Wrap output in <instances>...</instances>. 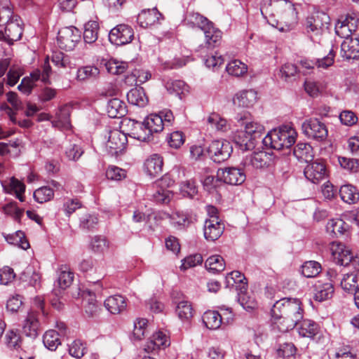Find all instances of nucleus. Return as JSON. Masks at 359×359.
<instances>
[{
    "label": "nucleus",
    "mask_w": 359,
    "mask_h": 359,
    "mask_svg": "<svg viewBox=\"0 0 359 359\" xmlns=\"http://www.w3.org/2000/svg\"><path fill=\"white\" fill-rule=\"evenodd\" d=\"M4 190L9 194H14L21 202L25 201V185L14 177L10 179L9 184L4 186Z\"/></svg>",
    "instance_id": "38"
},
{
    "label": "nucleus",
    "mask_w": 359,
    "mask_h": 359,
    "mask_svg": "<svg viewBox=\"0 0 359 359\" xmlns=\"http://www.w3.org/2000/svg\"><path fill=\"white\" fill-rule=\"evenodd\" d=\"M176 312L179 318L184 321L190 320L194 315L192 306L187 301L180 302L177 306Z\"/></svg>",
    "instance_id": "49"
},
{
    "label": "nucleus",
    "mask_w": 359,
    "mask_h": 359,
    "mask_svg": "<svg viewBox=\"0 0 359 359\" xmlns=\"http://www.w3.org/2000/svg\"><path fill=\"white\" fill-rule=\"evenodd\" d=\"M271 314L277 329L281 332H286L303 319L302 302L297 298H282L274 303Z\"/></svg>",
    "instance_id": "1"
},
{
    "label": "nucleus",
    "mask_w": 359,
    "mask_h": 359,
    "mask_svg": "<svg viewBox=\"0 0 359 359\" xmlns=\"http://www.w3.org/2000/svg\"><path fill=\"white\" fill-rule=\"evenodd\" d=\"M70 112L71 107L67 104L61 106L58 111L56 112L57 122L59 123L61 127L68 128L70 126Z\"/></svg>",
    "instance_id": "52"
},
{
    "label": "nucleus",
    "mask_w": 359,
    "mask_h": 359,
    "mask_svg": "<svg viewBox=\"0 0 359 359\" xmlns=\"http://www.w3.org/2000/svg\"><path fill=\"white\" fill-rule=\"evenodd\" d=\"M163 158L156 154L151 155L144 162V170L151 177L159 175L163 170Z\"/></svg>",
    "instance_id": "23"
},
{
    "label": "nucleus",
    "mask_w": 359,
    "mask_h": 359,
    "mask_svg": "<svg viewBox=\"0 0 359 359\" xmlns=\"http://www.w3.org/2000/svg\"><path fill=\"white\" fill-rule=\"evenodd\" d=\"M203 262V257L200 254H194L185 257L182 260L180 266L181 270L185 271L189 268L194 267L201 264Z\"/></svg>",
    "instance_id": "62"
},
{
    "label": "nucleus",
    "mask_w": 359,
    "mask_h": 359,
    "mask_svg": "<svg viewBox=\"0 0 359 359\" xmlns=\"http://www.w3.org/2000/svg\"><path fill=\"white\" fill-rule=\"evenodd\" d=\"M246 278L242 273L238 271H233L226 276L227 286H233L236 285V290L241 292H245L248 289Z\"/></svg>",
    "instance_id": "30"
},
{
    "label": "nucleus",
    "mask_w": 359,
    "mask_h": 359,
    "mask_svg": "<svg viewBox=\"0 0 359 359\" xmlns=\"http://www.w3.org/2000/svg\"><path fill=\"white\" fill-rule=\"evenodd\" d=\"M100 70L95 66H86L81 67L77 71L76 78L79 81H85L97 77Z\"/></svg>",
    "instance_id": "56"
},
{
    "label": "nucleus",
    "mask_w": 359,
    "mask_h": 359,
    "mask_svg": "<svg viewBox=\"0 0 359 359\" xmlns=\"http://www.w3.org/2000/svg\"><path fill=\"white\" fill-rule=\"evenodd\" d=\"M272 155L264 151L253 152L247 156L243 160V164L246 167L251 166L255 169H262L269 166L272 162Z\"/></svg>",
    "instance_id": "13"
},
{
    "label": "nucleus",
    "mask_w": 359,
    "mask_h": 359,
    "mask_svg": "<svg viewBox=\"0 0 359 359\" xmlns=\"http://www.w3.org/2000/svg\"><path fill=\"white\" fill-rule=\"evenodd\" d=\"M208 123L212 128H215L218 131L225 132L229 129V125L226 119L222 118L217 113H212L208 118Z\"/></svg>",
    "instance_id": "51"
},
{
    "label": "nucleus",
    "mask_w": 359,
    "mask_h": 359,
    "mask_svg": "<svg viewBox=\"0 0 359 359\" xmlns=\"http://www.w3.org/2000/svg\"><path fill=\"white\" fill-rule=\"evenodd\" d=\"M330 251L333 259L339 265L348 266L351 261V250L343 243L332 242Z\"/></svg>",
    "instance_id": "16"
},
{
    "label": "nucleus",
    "mask_w": 359,
    "mask_h": 359,
    "mask_svg": "<svg viewBox=\"0 0 359 359\" xmlns=\"http://www.w3.org/2000/svg\"><path fill=\"white\" fill-rule=\"evenodd\" d=\"M52 62L59 68H67L72 67L69 57L62 52L54 53L52 56Z\"/></svg>",
    "instance_id": "61"
},
{
    "label": "nucleus",
    "mask_w": 359,
    "mask_h": 359,
    "mask_svg": "<svg viewBox=\"0 0 359 359\" xmlns=\"http://www.w3.org/2000/svg\"><path fill=\"white\" fill-rule=\"evenodd\" d=\"M23 334L30 338L35 339L39 334V320L37 313L29 311L21 323Z\"/></svg>",
    "instance_id": "12"
},
{
    "label": "nucleus",
    "mask_w": 359,
    "mask_h": 359,
    "mask_svg": "<svg viewBox=\"0 0 359 359\" xmlns=\"http://www.w3.org/2000/svg\"><path fill=\"white\" fill-rule=\"evenodd\" d=\"M271 6L277 13L280 31L288 32L295 27L298 15L293 3L289 0H271Z\"/></svg>",
    "instance_id": "2"
},
{
    "label": "nucleus",
    "mask_w": 359,
    "mask_h": 359,
    "mask_svg": "<svg viewBox=\"0 0 359 359\" xmlns=\"http://www.w3.org/2000/svg\"><path fill=\"white\" fill-rule=\"evenodd\" d=\"M161 18H163L162 14L154 8L142 10L137 15V22L140 27L146 28L158 23Z\"/></svg>",
    "instance_id": "20"
},
{
    "label": "nucleus",
    "mask_w": 359,
    "mask_h": 359,
    "mask_svg": "<svg viewBox=\"0 0 359 359\" xmlns=\"http://www.w3.org/2000/svg\"><path fill=\"white\" fill-rule=\"evenodd\" d=\"M303 133L308 137L318 142L326 140L328 130L325 124L319 119L311 118L304 121L302 125Z\"/></svg>",
    "instance_id": "6"
},
{
    "label": "nucleus",
    "mask_w": 359,
    "mask_h": 359,
    "mask_svg": "<svg viewBox=\"0 0 359 359\" xmlns=\"http://www.w3.org/2000/svg\"><path fill=\"white\" fill-rule=\"evenodd\" d=\"M315 295L316 301L323 302L331 298L334 293L333 284L331 282L323 283L318 280L314 285Z\"/></svg>",
    "instance_id": "26"
},
{
    "label": "nucleus",
    "mask_w": 359,
    "mask_h": 359,
    "mask_svg": "<svg viewBox=\"0 0 359 359\" xmlns=\"http://www.w3.org/2000/svg\"><path fill=\"white\" fill-rule=\"evenodd\" d=\"M127 100L129 103L140 107H145L149 102V99L142 88H132L127 93Z\"/></svg>",
    "instance_id": "28"
},
{
    "label": "nucleus",
    "mask_w": 359,
    "mask_h": 359,
    "mask_svg": "<svg viewBox=\"0 0 359 359\" xmlns=\"http://www.w3.org/2000/svg\"><path fill=\"white\" fill-rule=\"evenodd\" d=\"M217 177L224 183L231 185L241 184L246 179L245 172L241 168L236 167L218 169Z\"/></svg>",
    "instance_id": "10"
},
{
    "label": "nucleus",
    "mask_w": 359,
    "mask_h": 359,
    "mask_svg": "<svg viewBox=\"0 0 359 359\" xmlns=\"http://www.w3.org/2000/svg\"><path fill=\"white\" fill-rule=\"evenodd\" d=\"M238 299L241 306L247 310L253 309L257 306V302L255 300L249 297L246 291L245 292H241L239 291L238 293Z\"/></svg>",
    "instance_id": "64"
},
{
    "label": "nucleus",
    "mask_w": 359,
    "mask_h": 359,
    "mask_svg": "<svg viewBox=\"0 0 359 359\" xmlns=\"http://www.w3.org/2000/svg\"><path fill=\"white\" fill-rule=\"evenodd\" d=\"M172 224L177 229H184L191 223V217L187 213L180 211L172 212L170 215Z\"/></svg>",
    "instance_id": "43"
},
{
    "label": "nucleus",
    "mask_w": 359,
    "mask_h": 359,
    "mask_svg": "<svg viewBox=\"0 0 359 359\" xmlns=\"http://www.w3.org/2000/svg\"><path fill=\"white\" fill-rule=\"evenodd\" d=\"M147 320L145 318H137L134 322L133 337L137 340H141L147 332Z\"/></svg>",
    "instance_id": "57"
},
{
    "label": "nucleus",
    "mask_w": 359,
    "mask_h": 359,
    "mask_svg": "<svg viewBox=\"0 0 359 359\" xmlns=\"http://www.w3.org/2000/svg\"><path fill=\"white\" fill-rule=\"evenodd\" d=\"M44 346L50 351H55L61 344L59 333L54 330H50L45 332L43 337Z\"/></svg>",
    "instance_id": "46"
},
{
    "label": "nucleus",
    "mask_w": 359,
    "mask_h": 359,
    "mask_svg": "<svg viewBox=\"0 0 359 359\" xmlns=\"http://www.w3.org/2000/svg\"><path fill=\"white\" fill-rule=\"evenodd\" d=\"M170 345L168 337L161 331L154 333L144 345V351L147 353L165 348Z\"/></svg>",
    "instance_id": "21"
},
{
    "label": "nucleus",
    "mask_w": 359,
    "mask_h": 359,
    "mask_svg": "<svg viewBox=\"0 0 359 359\" xmlns=\"http://www.w3.org/2000/svg\"><path fill=\"white\" fill-rule=\"evenodd\" d=\"M186 21L187 25L191 27H198L201 30H204L206 27L208 28V26L212 23L205 16L194 12L189 13L187 15Z\"/></svg>",
    "instance_id": "39"
},
{
    "label": "nucleus",
    "mask_w": 359,
    "mask_h": 359,
    "mask_svg": "<svg viewBox=\"0 0 359 359\" xmlns=\"http://www.w3.org/2000/svg\"><path fill=\"white\" fill-rule=\"evenodd\" d=\"M305 177L313 184H318L326 176L325 165L320 162L314 161L309 163L304 171Z\"/></svg>",
    "instance_id": "19"
},
{
    "label": "nucleus",
    "mask_w": 359,
    "mask_h": 359,
    "mask_svg": "<svg viewBox=\"0 0 359 359\" xmlns=\"http://www.w3.org/2000/svg\"><path fill=\"white\" fill-rule=\"evenodd\" d=\"M126 126L130 128L128 135L131 137L141 142H149L152 140L144 121L139 122L134 119H128L126 121Z\"/></svg>",
    "instance_id": "17"
},
{
    "label": "nucleus",
    "mask_w": 359,
    "mask_h": 359,
    "mask_svg": "<svg viewBox=\"0 0 359 359\" xmlns=\"http://www.w3.org/2000/svg\"><path fill=\"white\" fill-rule=\"evenodd\" d=\"M296 133L286 126L271 130L264 138L263 144L273 149L290 148L295 142Z\"/></svg>",
    "instance_id": "4"
},
{
    "label": "nucleus",
    "mask_w": 359,
    "mask_h": 359,
    "mask_svg": "<svg viewBox=\"0 0 359 359\" xmlns=\"http://www.w3.org/2000/svg\"><path fill=\"white\" fill-rule=\"evenodd\" d=\"M104 304L107 310L112 314L121 313L127 308L126 299L118 294L109 296L105 299Z\"/></svg>",
    "instance_id": "22"
},
{
    "label": "nucleus",
    "mask_w": 359,
    "mask_h": 359,
    "mask_svg": "<svg viewBox=\"0 0 359 359\" xmlns=\"http://www.w3.org/2000/svg\"><path fill=\"white\" fill-rule=\"evenodd\" d=\"M40 78L41 70H34L30 74V76H26L22 79L20 84L18 86V90L24 94H30L35 86V81H39Z\"/></svg>",
    "instance_id": "33"
},
{
    "label": "nucleus",
    "mask_w": 359,
    "mask_h": 359,
    "mask_svg": "<svg viewBox=\"0 0 359 359\" xmlns=\"http://www.w3.org/2000/svg\"><path fill=\"white\" fill-rule=\"evenodd\" d=\"M57 285L61 290L69 287L74 280V273L71 271L69 266L62 264L57 270Z\"/></svg>",
    "instance_id": "24"
},
{
    "label": "nucleus",
    "mask_w": 359,
    "mask_h": 359,
    "mask_svg": "<svg viewBox=\"0 0 359 359\" xmlns=\"http://www.w3.org/2000/svg\"><path fill=\"white\" fill-rule=\"evenodd\" d=\"M6 344L10 349L19 350L21 348L22 339L18 331L10 330L5 335Z\"/></svg>",
    "instance_id": "47"
},
{
    "label": "nucleus",
    "mask_w": 359,
    "mask_h": 359,
    "mask_svg": "<svg viewBox=\"0 0 359 359\" xmlns=\"http://www.w3.org/2000/svg\"><path fill=\"white\" fill-rule=\"evenodd\" d=\"M99 25L96 21H89L84 26L83 39L86 43H94L98 37Z\"/></svg>",
    "instance_id": "45"
},
{
    "label": "nucleus",
    "mask_w": 359,
    "mask_h": 359,
    "mask_svg": "<svg viewBox=\"0 0 359 359\" xmlns=\"http://www.w3.org/2000/svg\"><path fill=\"white\" fill-rule=\"evenodd\" d=\"M6 239L8 243L17 245L23 250L29 248V243L25 238V233L21 231H18L15 233L7 236Z\"/></svg>",
    "instance_id": "50"
},
{
    "label": "nucleus",
    "mask_w": 359,
    "mask_h": 359,
    "mask_svg": "<svg viewBox=\"0 0 359 359\" xmlns=\"http://www.w3.org/2000/svg\"><path fill=\"white\" fill-rule=\"evenodd\" d=\"M341 56L345 60H355L359 57L358 34H354L352 38L344 39L341 44Z\"/></svg>",
    "instance_id": "15"
},
{
    "label": "nucleus",
    "mask_w": 359,
    "mask_h": 359,
    "mask_svg": "<svg viewBox=\"0 0 359 359\" xmlns=\"http://www.w3.org/2000/svg\"><path fill=\"white\" fill-rule=\"evenodd\" d=\"M107 112L110 118L123 117L127 112L126 105L122 100L112 98L107 102Z\"/></svg>",
    "instance_id": "27"
},
{
    "label": "nucleus",
    "mask_w": 359,
    "mask_h": 359,
    "mask_svg": "<svg viewBox=\"0 0 359 359\" xmlns=\"http://www.w3.org/2000/svg\"><path fill=\"white\" fill-rule=\"evenodd\" d=\"M203 31L205 34V44L208 48H212L220 44L222 33L219 29L214 27L213 23Z\"/></svg>",
    "instance_id": "29"
},
{
    "label": "nucleus",
    "mask_w": 359,
    "mask_h": 359,
    "mask_svg": "<svg viewBox=\"0 0 359 359\" xmlns=\"http://www.w3.org/2000/svg\"><path fill=\"white\" fill-rule=\"evenodd\" d=\"M12 10L4 6L0 10V41L11 45L21 39L22 27L17 21L11 20Z\"/></svg>",
    "instance_id": "3"
},
{
    "label": "nucleus",
    "mask_w": 359,
    "mask_h": 359,
    "mask_svg": "<svg viewBox=\"0 0 359 359\" xmlns=\"http://www.w3.org/2000/svg\"><path fill=\"white\" fill-rule=\"evenodd\" d=\"M338 161L344 169L351 172H358L359 170V163L357 159L339 156Z\"/></svg>",
    "instance_id": "63"
},
{
    "label": "nucleus",
    "mask_w": 359,
    "mask_h": 359,
    "mask_svg": "<svg viewBox=\"0 0 359 359\" xmlns=\"http://www.w3.org/2000/svg\"><path fill=\"white\" fill-rule=\"evenodd\" d=\"M232 151L233 147L231 143L224 140H214L208 148V153L210 158L217 163L226 161Z\"/></svg>",
    "instance_id": "7"
},
{
    "label": "nucleus",
    "mask_w": 359,
    "mask_h": 359,
    "mask_svg": "<svg viewBox=\"0 0 359 359\" xmlns=\"http://www.w3.org/2000/svg\"><path fill=\"white\" fill-rule=\"evenodd\" d=\"M144 121L152 138L154 133L161 132L165 126V122L158 114H150L144 118Z\"/></svg>",
    "instance_id": "31"
},
{
    "label": "nucleus",
    "mask_w": 359,
    "mask_h": 359,
    "mask_svg": "<svg viewBox=\"0 0 359 359\" xmlns=\"http://www.w3.org/2000/svg\"><path fill=\"white\" fill-rule=\"evenodd\" d=\"M321 265L316 261H308L302 266V273L306 278H313L321 271Z\"/></svg>",
    "instance_id": "53"
},
{
    "label": "nucleus",
    "mask_w": 359,
    "mask_h": 359,
    "mask_svg": "<svg viewBox=\"0 0 359 359\" xmlns=\"http://www.w3.org/2000/svg\"><path fill=\"white\" fill-rule=\"evenodd\" d=\"M224 225L219 218H209L205 221L203 226V234L208 241L217 240L223 233Z\"/></svg>",
    "instance_id": "14"
},
{
    "label": "nucleus",
    "mask_w": 359,
    "mask_h": 359,
    "mask_svg": "<svg viewBox=\"0 0 359 359\" xmlns=\"http://www.w3.org/2000/svg\"><path fill=\"white\" fill-rule=\"evenodd\" d=\"M264 133V127L260 123L250 121L245 123L243 131L239 132L235 137L236 142L245 149L254 147L255 141L262 137Z\"/></svg>",
    "instance_id": "5"
},
{
    "label": "nucleus",
    "mask_w": 359,
    "mask_h": 359,
    "mask_svg": "<svg viewBox=\"0 0 359 359\" xmlns=\"http://www.w3.org/2000/svg\"><path fill=\"white\" fill-rule=\"evenodd\" d=\"M339 194L341 200L348 204H354L359 200V191L355 187L351 184L341 186Z\"/></svg>",
    "instance_id": "36"
},
{
    "label": "nucleus",
    "mask_w": 359,
    "mask_h": 359,
    "mask_svg": "<svg viewBox=\"0 0 359 359\" xmlns=\"http://www.w3.org/2000/svg\"><path fill=\"white\" fill-rule=\"evenodd\" d=\"M134 38L133 28L126 24H119L111 29L109 39L111 43L122 46L130 43Z\"/></svg>",
    "instance_id": "9"
},
{
    "label": "nucleus",
    "mask_w": 359,
    "mask_h": 359,
    "mask_svg": "<svg viewBox=\"0 0 359 359\" xmlns=\"http://www.w3.org/2000/svg\"><path fill=\"white\" fill-rule=\"evenodd\" d=\"M323 18H320L319 15L316 16L309 17L306 22V28L310 37L313 39V36H318L322 34L323 24L322 22Z\"/></svg>",
    "instance_id": "41"
},
{
    "label": "nucleus",
    "mask_w": 359,
    "mask_h": 359,
    "mask_svg": "<svg viewBox=\"0 0 359 359\" xmlns=\"http://www.w3.org/2000/svg\"><path fill=\"white\" fill-rule=\"evenodd\" d=\"M293 154L299 161L306 163L313 158V149L307 143H298L294 148Z\"/></svg>",
    "instance_id": "37"
},
{
    "label": "nucleus",
    "mask_w": 359,
    "mask_h": 359,
    "mask_svg": "<svg viewBox=\"0 0 359 359\" xmlns=\"http://www.w3.org/2000/svg\"><path fill=\"white\" fill-rule=\"evenodd\" d=\"M257 93L253 90H243L238 93L233 98V103L239 107H250L257 101Z\"/></svg>",
    "instance_id": "25"
},
{
    "label": "nucleus",
    "mask_w": 359,
    "mask_h": 359,
    "mask_svg": "<svg viewBox=\"0 0 359 359\" xmlns=\"http://www.w3.org/2000/svg\"><path fill=\"white\" fill-rule=\"evenodd\" d=\"M348 229V225L341 219H332L328 221L326 230L333 236L343 235Z\"/></svg>",
    "instance_id": "42"
},
{
    "label": "nucleus",
    "mask_w": 359,
    "mask_h": 359,
    "mask_svg": "<svg viewBox=\"0 0 359 359\" xmlns=\"http://www.w3.org/2000/svg\"><path fill=\"white\" fill-rule=\"evenodd\" d=\"M127 143L126 135L120 130H114L109 133L107 148L111 155H118L125 150Z\"/></svg>",
    "instance_id": "11"
},
{
    "label": "nucleus",
    "mask_w": 359,
    "mask_h": 359,
    "mask_svg": "<svg viewBox=\"0 0 359 359\" xmlns=\"http://www.w3.org/2000/svg\"><path fill=\"white\" fill-rule=\"evenodd\" d=\"M357 22L358 20L352 16H346L343 20H339L335 25L336 34L344 39L352 38L354 34H357Z\"/></svg>",
    "instance_id": "18"
},
{
    "label": "nucleus",
    "mask_w": 359,
    "mask_h": 359,
    "mask_svg": "<svg viewBox=\"0 0 359 359\" xmlns=\"http://www.w3.org/2000/svg\"><path fill=\"white\" fill-rule=\"evenodd\" d=\"M57 39L61 49L72 50L80 41L81 32L74 26L63 27L59 30Z\"/></svg>",
    "instance_id": "8"
},
{
    "label": "nucleus",
    "mask_w": 359,
    "mask_h": 359,
    "mask_svg": "<svg viewBox=\"0 0 359 359\" xmlns=\"http://www.w3.org/2000/svg\"><path fill=\"white\" fill-rule=\"evenodd\" d=\"M205 266L208 271L213 273H219L224 270L225 262L222 256L212 255L207 259Z\"/></svg>",
    "instance_id": "44"
},
{
    "label": "nucleus",
    "mask_w": 359,
    "mask_h": 359,
    "mask_svg": "<svg viewBox=\"0 0 359 359\" xmlns=\"http://www.w3.org/2000/svg\"><path fill=\"white\" fill-rule=\"evenodd\" d=\"M223 320L222 314L216 311H208L203 316V321L210 330H216L221 326Z\"/></svg>",
    "instance_id": "40"
},
{
    "label": "nucleus",
    "mask_w": 359,
    "mask_h": 359,
    "mask_svg": "<svg viewBox=\"0 0 359 359\" xmlns=\"http://www.w3.org/2000/svg\"><path fill=\"white\" fill-rule=\"evenodd\" d=\"M180 190L183 196L189 198H193L198 193V187L193 180L182 182Z\"/></svg>",
    "instance_id": "58"
},
{
    "label": "nucleus",
    "mask_w": 359,
    "mask_h": 359,
    "mask_svg": "<svg viewBox=\"0 0 359 359\" xmlns=\"http://www.w3.org/2000/svg\"><path fill=\"white\" fill-rule=\"evenodd\" d=\"M106 68L112 74H121L127 69L128 64L125 62L111 60L107 62Z\"/></svg>",
    "instance_id": "60"
},
{
    "label": "nucleus",
    "mask_w": 359,
    "mask_h": 359,
    "mask_svg": "<svg viewBox=\"0 0 359 359\" xmlns=\"http://www.w3.org/2000/svg\"><path fill=\"white\" fill-rule=\"evenodd\" d=\"M166 90L170 94L180 95L187 90V86L183 81L169 79L165 83Z\"/></svg>",
    "instance_id": "54"
},
{
    "label": "nucleus",
    "mask_w": 359,
    "mask_h": 359,
    "mask_svg": "<svg viewBox=\"0 0 359 359\" xmlns=\"http://www.w3.org/2000/svg\"><path fill=\"white\" fill-rule=\"evenodd\" d=\"M54 191L49 187H42L34 192V198L36 201L43 203L53 198Z\"/></svg>",
    "instance_id": "55"
},
{
    "label": "nucleus",
    "mask_w": 359,
    "mask_h": 359,
    "mask_svg": "<svg viewBox=\"0 0 359 359\" xmlns=\"http://www.w3.org/2000/svg\"><path fill=\"white\" fill-rule=\"evenodd\" d=\"M86 350L85 344L80 339H75L69 346V354L76 358H81L83 357L86 353Z\"/></svg>",
    "instance_id": "59"
},
{
    "label": "nucleus",
    "mask_w": 359,
    "mask_h": 359,
    "mask_svg": "<svg viewBox=\"0 0 359 359\" xmlns=\"http://www.w3.org/2000/svg\"><path fill=\"white\" fill-rule=\"evenodd\" d=\"M163 184V180L156 183V188L152 194V197L154 201L158 203L168 204L172 199L173 194L171 191L165 189Z\"/></svg>",
    "instance_id": "35"
},
{
    "label": "nucleus",
    "mask_w": 359,
    "mask_h": 359,
    "mask_svg": "<svg viewBox=\"0 0 359 359\" xmlns=\"http://www.w3.org/2000/svg\"><path fill=\"white\" fill-rule=\"evenodd\" d=\"M341 288L351 294H354L359 289V275L353 273L345 274L340 283Z\"/></svg>",
    "instance_id": "32"
},
{
    "label": "nucleus",
    "mask_w": 359,
    "mask_h": 359,
    "mask_svg": "<svg viewBox=\"0 0 359 359\" xmlns=\"http://www.w3.org/2000/svg\"><path fill=\"white\" fill-rule=\"evenodd\" d=\"M319 332V325L316 322L309 319L303 320L299 327V334L303 337L313 339Z\"/></svg>",
    "instance_id": "34"
},
{
    "label": "nucleus",
    "mask_w": 359,
    "mask_h": 359,
    "mask_svg": "<svg viewBox=\"0 0 359 359\" xmlns=\"http://www.w3.org/2000/svg\"><path fill=\"white\" fill-rule=\"evenodd\" d=\"M226 70L229 74L238 77L247 73L248 66L238 60H234L228 63Z\"/></svg>",
    "instance_id": "48"
}]
</instances>
